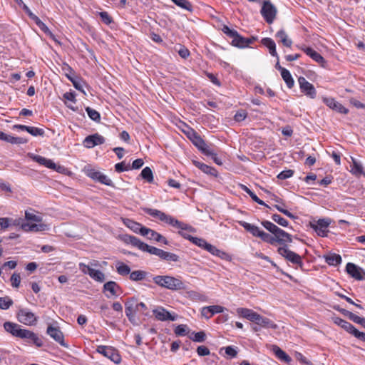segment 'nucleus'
<instances>
[{"mask_svg":"<svg viewBox=\"0 0 365 365\" xmlns=\"http://www.w3.org/2000/svg\"><path fill=\"white\" fill-rule=\"evenodd\" d=\"M237 314L252 323L259 325L263 329H277L278 325L269 318L264 317L252 309L240 307L236 309Z\"/></svg>","mask_w":365,"mask_h":365,"instance_id":"1","label":"nucleus"},{"mask_svg":"<svg viewBox=\"0 0 365 365\" xmlns=\"http://www.w3.org/2000/svg\"><path fill=\"white\" fill-rule=\"evenodd\" d=\"M4 329L16 337L26 339L32 341L38 347L43 345L42 340L33 331L26 329H21L18 324L6 322L4 324Z\"/></svg>","mask_w":365,"mask_h":365,"instance_id":"2","label":"nucleus"},{"mask_svg":"<svg viewBox=\"0 0 365 365\" xmlns=\"http://www.w3.org/2000/svg\"><path fill=\"white\" fill-rule=\"evenodd\" d=\"M157 285L172 291L184 290L186 289L185 282L180 277H175L170 275H157L153 278Z\"/></svg>","mask_w":365,"mask_h":365,"instance_id":"3","label":"nucleus"},{"mask_svg":"<svg viewBox=\"0 0 365 365\" xmlns=\"http://www.w3.org/2000/svg\"><path fill=\"white\" fill-rule=\"evenodd\" d=\"M145 212L149 215L155 218H158L160 221L164 222L175 228L190 229L192 230L189 225L179 221L178 220L174 218L173 216L167 215L160 210L152 208H146L145 209Z\"/></svg>","mask_w":365,"mask_h":365,"instance_id":"4","label":"nucleus"},{"mask_svg":"<svg viewBox=\"0 0 365 365\" xmlns=\"http://www.w3.org/2000/svg\"><path fill=\"white\" fill-rule=\"evenodd\" d=\"M147 307L143 302H138L135 297L128 298L125 302V312L128 320L133 323L135 319V314L138 312L143 313Z\"/></svg>","mask_w":365,"mask_h":365,"instance_id":"5","label":"nucleus"},{"mask_svg":"<svg viewBox=\"0 0 365 365\" xmlns=\"http://www.w3.org/2000/svg\"><path fill=\"white\" fill-rule=\"evenodd\" d=\"M183 132L200 151L205 150L208 152L206 150V146L207 145V144L194 129L189 126H186V128L183 130Z\"/></svg>","mask_w":365,"mask_h":365,"instance_id":"6","label":"nucleus"},{"mask_svg":"<svg viewBox=\"0 0 365 365\" xmlns=\"http://www.w3.org/2000/svg\"><path fill=\"white\" fill-rule=\"evenodd\" d=\"M277 252L287 261L302 267L303 262L301 256L289 250L287 245L279 247Z\"/></svg>","mask_w":365,"mask_h":365,"instance_id":"7","label":"nucleus"},{"mask_svg":"<svg viewBox=\"0 0 365 365\" xmlns=\"http://www.w3.org/2000/svg\"><path fill=\"white\" fill-rule=\"evenodd\" d=\"M16 317L20 323L28 326H32L37 322V317L28 309H20L16 314Z\"/></svg>","mask_w":365,"mask_h":365,"instance_id":"8","label":"nucleus"},{"mask_svg":"<svg viewBox=\"0 0 365 365\" xmlns=\"http://www.w3.org/2000/svg\"><path fill=\"white\" fill-rule=\"evenodd\" d=\"M261 14L267 23L272 24L276 17L277 9L269 0L264 1L261 9Z\"/></svg>","mask_w":365,"mask_h":365,"instance_id":"9","label":"nucleus"},{"mask_svg":"<svg viewBox=\"0 0 365 365\" xmlns=\"http://www.w3.org/2000/svg\"><path fill=\"white\" fill-rule=\"evenodd\" d=\"M121 240L128 245H131L133 247H137L140 250L143 252H148L150 246L147 245L146 243L142 242L140 239L135 236L129 235H123L121 237Z\"/></svg>","mask_w":365,"mask_h":365,"instance_id":"10","label":"nucleus"},{"mask_svg":"<svg viewBox=\"0 0 365 365\" xmlns=\"http://www.w3.org/2000/svg\"><path fill=\"white\" fill-rule=\"evenodd\" d=\"M97 351L115 364L120 363L121 360L118 351L111 346H99L97 348Z\"/></svg>","mask_w":365,"mask_h":365,"instance_id":"11","label":"nucleus"},{"mask_svg":"<svg viewBox=\"0 0 365 365\" xmlns=\"http://www.w3.org/2000/svg\"><path fill=\"white\" fill-rule=\"evenodd\" d=\"M330 224L329 219H319L310 222L311 227L313 228L318 235L324 237L328 232V227Z\"/></svg>","mask_w":365,"mask_h":365,"instance_id":"12","label":"nucleus"},{"mask_svg":"<svg viewBox=\"0 0 365 365\" xmlns=\"http://www.w3.org/2000/svg\"><path fill=\"white\" fill-rule=\"evenodd\" d=\"M148 253L156 255L160 259L169 262H178L179 260V257L177 255L172 252H165L161 249L152 246H150V248L148 250Z\"/></svg>","mask_w":365,"mask_h":365,"instance_id":"13","label":"nucleus"},{"mask_svg":"<svg viewBox=\"0 0 365 365\" xmlns=\"http://www.w3.org/2000/svg\"><path fill=\"white\" fill-rule=\"evenodd\" d=\"M299 88L301 91L311 98H315L317 96V91L314 86L310 83L304 77H299L298 78Z\"/></svg>","mask_w":365,"mask_h":365,"instance_id":"14","label":"nucleus"},{"mask_svg":"<svg viewBox=\"0 0 365 365\" xmlns=\"http://www.w3.org/2000/svg\"><path fill=\"white\" fill-rule=\"evenodd\" d=\"M46 333L61 346L68 347L67 344L64 341L63 332L59 329V328L50 325L47 328Z\"/></svg>","mask_w":365,"mask_h":365,"instance_id":"15","label":"nucleus"},{"mask_svg":"<svg viewBox=\"0 0 365 365\" xmlns=\"http://www.w3.org/2000/svg\"><path fill=\"white\" fill-rule=\"evenodd\" d=\"M22 230L26 232H42L48 230V226L46 224L41 222H23L21 225Z\"/></svg>","mask_w":365,"mask_h":365,"instance_id":"16","label":"nucleus"},{"mask_svg":"<svg viewBox=\"0 0 365 365\" xmlns=\"http://www.w3.org/2000/svg\"><path fill=\"white\" fill-rule=\"evenodd\" d=\"M346 270L347 273L355 279L364 280L365 279V273L363 270L353 263H347Z\"/></svg>","mask_w":365,"mask_h":365,"instance_id":"17","label":"nucleus"},{"mask_svg":"<svg viewBox=\"0 0 365 365\" xmlns=\"http://www.w3.org/2000/svg\"><path fill=\"white\" fill-rule=\"evenodd\" d=\"M105 143V138L98 134H93L87 136L83 140V145L88 148H92L96 145L103 144Z\"/></svg>","mask_w":365,"mask_h":365,"instance_id":"18","label":"nucleus"},{"mask_svg":"<svg viewBox=\"0 0 365 365\" xmlns=\"http://www.w3.org/2000/svg\"><path fill=\"white\" fill-rule=\"evenodd\" d=\"M257 40V37L244 38L238 32L237 36L232 38V44L238 48H245Z\"/></svg>","mask_w":365,"mask_h":365,"instance_id":"19","label":"nucleus"},{"mask_svg":"<svg viewBox=\"0 0 365 365\" xmlns=\"http://www.w3.org/2000/svg\"><path fill=\"white\" fill-rule=\"evenodd\" d=\"M323 102L331 109L340 113L347 114L349 110L343 106L340 103L335 101L333 98H324Z\"/></svg>","mask_w":365,"mask_h":365,"instance_id":"20","label":"nucleus"},{"mask_svg":"<svg viewBox=\"0 0 365 365\" xmlns=\"http://www.w3.org/2000/svg\"><path fill=\"white\" fill-rule=\"evenodd\" d=\"M85 173L93 180L98 181L99 182H110L105 175L93 168H86Z\"/></svg>","mask_w":365,"mask_h":365,"instance_id":"21","label":"nucleus"},{"mask_svg":"<svg viewBox=\"0 0 365 365\" xmlns=\"http://www.w3.org/2000/svg\"><path fill=\"white\" fill-rule=\"evenodd\" d=\"M33 159L38 163L40 165H43L46 166V168L56 170L58 172H61L62 169H63L61 166H58L50 159H47L44 157L40 156V155H34Z\"/></svg>","mask_w":365,"mask_h":365,"instance_id":"22","label":"nucleus"},{"mask_svg":"<svg viewBox=\"0 0 365 365\" xmlns=\"http://www.w3.org/2000/svg\"><path fill=\"white\" fill-rule=\"evenodd\" d=\"M123 224L130 230L135 233L140 234L143 236V230L145 229L146 227L143 226L140 223H138L133 220L128 218L123 219Z\"/></svg>","mask_w":365,"mask_h":365,"instance_id":"23","label":"nucleus"},{"mask_svg":"<svg viewBox=\"0 0 365 365\" xmlns=\"http://www.w3.org/2000/svg\"><path fill=\"white\" fill-rule=\"evenodd\" d=\"M120 290V286L114 281H109L104 284L103 292L106 293L108 292L110 294H106V296L108 298H110L111 296H116L118 294V291Z\"/></svg>","mask_w":365,"mask_h":365,"instance_id":"24","label":"nucleus"},{"mask_svg":"<svg viewBox=\"0 0 365 365\" xmlns=\"http://www.w3.org/2000/svg\"><path fill=\"white\" fill-rule=\"evenodd\" d=\"M334 322L354 336H355L358 331V330L351 323L339 317L334 318Z\"/></svg>","mask_w":365,"mask_h":365,"instance_id":"25","label":"nucleus"},{"mask_svg":"<svg viewBox=\"0 0 365 365\" xmlns=\"http://www.w3.org/2000/svg\"><path fill=\"white\" fill-rule=\"evenodd\" d=\"M153 314L155 318L160 321H174L175 318L171 314L163 307H159L153 310Z\"/></svg>","mask_w":365,"mask_h":365,"instance_id":"26","label":"nucleus"},{"mask_svg":"<svg viewBox=\"0 0 365 365\" xmlns=\"http://www.w3.org/2000/svg\"><path fill=\"white\" fill-rule=\"evenodd\" d=\"M302 50L307 56H310L314 61L320 63L322 66H324V64L326 63V61L324 60V57L320 53H319L316 51L313 50L310 47H304V48H302Z\"/></svg>","mask_w":365,"mask_h":365,"instance_id":"27","label":"nucleus"},{"mask_svg":"<svg viewBox=\"0 0 365 365\" xmlns=\"http://www.w3.org/2000/svg\"><path fill=\"white\" fill-rule=\"evenodd\" d=\"M334 309L337 310L340 313H341L343 315L347 317L352 322H354L356 324H362V322L364 319L363 317H360L356 315L355 314H354L345 309L340 308L339 306H334Z\"/></svg>","mask_w":365,"mask_h":365,"instance_id":"28","label":"nucleus"},{"mask_svg":"<svg viewBox=\"0 0 365 365\" xmlns=\"http://www.w3.org/2000/svg\"><path fill=\"white\" fill-rule=\"evenodd\" d=\"M274 236L276 237V241L282 245L286 242L291 243L292 242V235L280 228L278 229Z\"/></svg>","mask_w":365,"mask_h":365,"instance_id":"29","label":"nucleus"},{"mask_svg":"<svg viewBox=\"0 0 365 365\" xmlns=\"http://www.w3.org/2000/svg\"><path fill=\"white\" fill-rule=\"evenodd\" d=\"M0 140L10 143L11 144H24L27 142V140L23 138L14 137V136L6 134L1 131L0 133Z\"/></svg>","mask_w":365,"mask_h":365,"instance_id":"30","label":"nucleus"},{"mask_svg":"<svg viewBox=\"0 0 365 365\" xmlns=\"http://www.w3.org/2000/svg\"><path fill=\"white\" fill-rule=\"evenodd\" d=\"M239 224L243 227L247 232H250L253 236L260 237L263 230H261L257 226L250 224L245 221H240Z\"/></svg>","mask_w":365,"mask_h":365,"instance_id":"31","label":"nucleus"},{"mask_svg":"<svg viewBox=\"0 0 365 365\" xmlns=\"http://www.w3.org/2000/svg\"><path fill=\"white\" fill-rule=\"evenodd\" d=\"M272 351L274 353L275 356L281 361L286 362L287 364L290 363L292 361L291 357L287 354L282 349H281L278 346L273 345L272 347Z\"/></svg>","mask_w":365,"mask_h":365,"instance_id":"32","label":"nucleus"},{"mask_svg":"<svg viewBox=\"0 0 365 365\" xmlns=\"http://www.w3.org/2000/svg\"><path fill=\"white\" fill-rule=\"evenodd\" d=\"M262 43L266 46L269 51V53L274 57H278V54L276 51V44L275 42L270 38H263L261 41Z\"/></svg>","mask_w":365,"mask_h":365,"instance_id":"33","label":"nucleus"},{"mask_svg":"<svg viewBox=\"0 0 365 365\" xmlns=\"http://www.w3.org/2000/svg\"><path fill=\"white\" fill-rule=\"evenodd\" d=\"M276 37L279 38V41L287 47L290 48L292 45V41L288 38L287 34L284 30L281 29L276 34Z\"/></svg>","mask_w":365,"mask_h":365,"instance_id":"34","label":"nucleus"},{"mask_svg":"<svg viewBox=\"0 0 365 365\" xmlns=\"http://www.w3.org/2000/svg\"><path fill=\"white\" fill-rule=\"evenodd\" d=\"M25 217L28 222H41L42 221V217L39 215H36V212L32 210L25 212Z\"/></svg>","mask_w":365,"mask_h":365,"instance_id":"35","label":"nucleus"},{"mask_svg":"<svg viewBox=\"0 0 365 365\" xmlns=\"http://www.w3.org/2000/svg\"><path fill=\"white\" fill-rule=\"evenodd\" d=\"M326 262L332 266H336L341 262V257L337 254H331L325 257Z\"/></svg>","mask_w":365,"mask_h":365,"instance_id":"36","label":"nucleus"},{"mask_svg":"<svg viewBox=\"0 0 365 365\" xmlns=\"http://www.w3.org/2000/svg\"><path fill=\"white\" fill-rule=\"evenodd\" d=\"M88 275H89L93 280L98 282H103L105 280L104 273L98 269H91Z\"/></svg>","mask_w":365,"mask_h":365,"instance_id":"37","label":"nucleus"},{"mask_svg":"<svg viewBox=\"0 0 365 365\" xmlns=\"http://www.w3.org/2000/svg\"><path fill=\"white\" fill-rule=\"evenodd\" d=\"M116 271L121 276H126L130 273V268L122 262L115 264Z\"/></svg>","mask_w":365,"mask_h":365,"instance_id":"38","label":"nucleus"},{"mask_svg":"<svg viewBox=\"0 0 365 365\" xmlns=\"http://www.w3.org/2000/svg\"><path fill=\"white\" fill-rule=\"evenodd\" d=\"M195 165L203 173L210 175H216L217 171L213 168L200 162H195Z\"/></svg>","mask_w":365,"mask_h":365,"instance_id":"39","label":"nucleus"},{"mask_svg":"<svg viewBox=\"0 0 365 365\" xmlns=\"http://www.w3.org/2000/svg\"><path fill=\"white\" fill-rule=\"evenodd\" d=\"M281 76L284 82L286 83L287 87L289 88H292L294 86V81L293 80V78L292 77L290 72L287 69H284L282 70Z\"/></svg>","mask_w":365,"mask_h":365,"instance_id":"40","label":"nucleus"},{"mask_svg":"<svg viewBox=\"0 0 365 365\" xmlns=\"http://www.w3.org/2000/svg\"><path fill=\"white\" fill-rule=\"evenodd\" d=\"M352 160V165H350L351 167V172L357 176L361 175L364 174L363 171V167L361 165L357 162L354 158H351Z\"/></svg>","mask_w":365,"mask_h":365,"instance_id":"41","label":"nucleus"},{"mask_svg":"<svg viewBox=\"0 0 365 365\" xmlns=\"http://www.w3.org/2000/svg\"><path fill=\"white\" fill-rule=\"evenodd\" d=\"M241 189L244 191H245L251 197V198L258 203L259 205H265L264 202L261 200L253 192L251 191L250 189H249L247 186H245L244 184H239Z\"/></svg>","mask_w":365,"mask_h":365,"instance_id":"42","label":"nucleus"},{"mask_svg":"<svg viewBox=\"0 0 365 365\" xmlns=\"http://www.w3.org/2000/svg\"><path fill=\"white\" fill-rule=\"evenodd\" d=\"M147 273L142 270H135L130 273V279L133 281H140L145 278Z\"/></svg>","mask_w":365,"mask_h":365,"instance_id":"43","label":"nucleus"},{"mask_svg":"<svg viewBox=\"0 0 365 365\" xmlns=\"http://www.w3.org/2000/svg\"><path fill=\"white\" fill-rule=\"evenodd\" d=\"M206 150L208 151H201L204 155H207V156H210L211 158L212 159V160L217 165H222V162L221 160V159L217 157V154L212 150L210 149V148L209 147V145H207L206 146Z\"/></svg>","mask_w":365,"mask_h":365,"instance_id":"44","label":"nucleus"},{"mask_svg":"<svg viewBox=\"0 0 365 365\" xmlns=\"http://www.w3.org/2000/svg\"><path fill=\"white\" fill-rule=\"evenodd\" d=\"M143 236L147 237V238L150 240H154L156 242L157 238L160 233L157 232L156 231L146 227L145 229L143 230Z\"/></svg>","mask_w":365,"mask_h":365,"instance_id":"45","label":"nucleus"},{"mask_svg":"<svg viewBox=\"0 0 365 365\" xmlns=\"http://www.w3.org/2000/svg\"><path fill=\"white\" fill-rule=\"evenodd\" d=\"M140 176L148 182H152L153 181V172L149 167H145L143 169L140 173Z\"/></svg>","mask_w":365,"mask_h":365,"instance_id":"46","label":"nucleus"},{"mask_svg":"<svg viewBox=\"0 0 365 365\" xmlns=\"http://www.w3.org/2000/svg\"><path fill=\"white\" fill-rule=\"evenodd\" d=\"M189 226L191 227L192 230H190V229L178 228L180 230L178 233L182 237L190 240L192 242V237H193L191 236L189 233H195L196 232V230L191 225H189Z\"/></svg>","mask_w":365,"mask_h":365,"instance_id":"47","label":"nucleus"},{"mask_svg":"<svg viewBox=\"0 0 365 365\" xmlns=\"http://www.w3.org/2000/svg\"><path fill=\"white\" fill-rule=\"evenodd\" d=\"M66 76L73 83V85L76 89L81 91L82 93L86 94V93L83 90V82H81L80 80L73 78L68 73H66Z\"/></svg>","mask_w":365,"mask_h":365,"instance_id":"48","label":"nucleus"},{"mask_svg":"<svg viewBox=\"0 0 365 365\" xmlns=\"http://www.w3.org/2000/svg\"><path fill=\"white\" fill-rule=\"evenodd\" d=\"M190 339L195 342H204L206 339V334L203 331L196 333L193 332L192 336H190Z\"/></svg>","mask_w":365,"mask_h":365,"instance_id":"49","label":"nucleus"},{"mask_svg":"<svg viewBox=\"0 0 365 365\" xmlns=\"http://www.w3.org/2000/svg\"><path fill=\"white\" fill-rule=\"evenodd\" d=\"M13 300L9 297H0V309L6 310L8 309L12 304Z\"/></svg>","mask_w":365,"mask_h":365,"instance_id":"50","label":"nucleus"},{"mask_svg":"<svg viewBox=\"0 0 365 365\" xmlns=\"http://www.w3.org/2000/svg\"><path fill=\"white\" fill-rule=\"evenodd\" d=\"M86 110L88 113V115L89 116V118L91 119H92L93 120L96 121V122L100 121L101 115L98 111H96V110H94L90 107H87L86 108Z\"/></svg>","mask_w":365,"mask_h":365,"instance_id":"51","label":"nucleus"},{"mask_svg":"<svg viewBox=\"0 0 365 365\" xmlns=\"http://www.w3.org/2000/svg\"><path fill=\"white\" fill-rule=\"evenodd\" d=\"M272 219L273 221L277 222L278 225L282 226V227H287L289 225L288 221L283 218L282 216H280L278 214H274L272 216Z\"/></svg>","mask_w":365,"mask_h":365,"instance_id":"52","label":"nucleus"},{"mask_svg":"<svg viewBox=\"0 0 365 365\" xmlns=\"http://www.w3.org/2000/svg\"><path fill=\"white\" fill-rule=\"evenodd\" d=\"M177 6L187 11H192V5L187 0H172Z\"/></svg>","mask_w":365,"mask_h":365,"instance_id":"53","label":"nucleus"},{"mask_svg":"<svg viewBox=\"0 0 365 365\" xmlns=\"http://www.w3.org/2000/svg\"><path fill=\"white\" fill-rule=\"evenodd\" d=\"M262 225L265 229H267L268 231H269L274 235L277 232L279 229V227L277 225H275L274 223L269 221H263L262 222Z\"/></svg>","mask_w":365,"mask_h":365,"instance_id":"54","label":"nucleus"},{"mask_svg":"<svg viewBox=\"0 0 365 365\" xmlns=\"http://www.w3.org/2000/svg\"><path fill=\"white\" fill-rule=\"evenodd\" d=\"M263 241L266 242H268L271 245H274L275 242H277L276 241V237H273L272 235H270L268 233H266L265 232L262 231V232L261 233V235L259 237Z\"/></svg>","mask_w":365,"mask_h":365,"instance_id":"55","label":"nucleus"},{"mask_svg":"<svg viewBox=\"0 0 365 365\" xmlns=\"http://www.w3.org/2000/svg\"><path fill=\"white\" fill-rule=\"evenodd\" d=\"M101 21L106 25H109L112 23L113 19L112 17L108 14L106 11H101L98 13Z\"/></svg>","mask_w":365,"mask_h":365,"instance_id":"56","label":"nucleus"},{"mask_svg":"<svg viewBox=\"0 0 365 365\" xmlns=\"http://www.w3.org/2000/svg\"><path fill=\"white\" fill-rule=\"evenodd\" d=\"M27 132L33 136H42L44 135V130L36 127L29 126V130Z\"/></svg>","mask_w":365,"mask_h":365,"instance_id":"57","label":"nucleus"},{"mask_svg":"<svg viewBox=\"0 0 365 365\" xmlns=\"http://www.w3.org/2000/svg\"><path fill=\"white\" fill-rule=\"evenodd\" d=\"M192 243H193L194 245H195L197 247L202 248L204 250H205L207 244L208 243L205 240H204L202 238L196 237H192Z\"/></svg>","mask_w":365,"mask_h":365,"instance_id":"58","label":"nucleus"},{"mask_svg":"<svg viewBox=\"0 0 365 365\" xmlns=\"http://www.w3.org/2000/svg\"><path fill=\"white\" fill-rule=\"evenodd\" d=\"M187 327L185 324H180L176 327L175 334L178 336H185L187 334Z\"/></svg>","mask_w":365,"mask_h":365,"instance_id":"59","label":"nucleus"},{"mask_svg":"<svg viewBox=\"0 0 365 365\" xmlns=\"http://www.w3.org/2000/svg\"><path fill=\"white\" fill-rule=\"evenodd\" d=\"M11 285L14 287H19L21 282V277L20 274L18 273H14L12 276L11 277Z\"/></svg>","mask_w":365,"mask_h":365,"instance_id":"60","label":"nucleus"},{"mask_svg":"<svg viewBox=\"0 0 365 365\" xmlns=\"http://www.w3.org/2000/svg\"><path fill=\"white\" fill-rule=\"evenodd\" d=\"M294 174V171L292 170H287L281 172L277 175V178L279 180H285L292 177Z\"/></svg>","mask_w":365,"mask_h":365,"instance_id":"61","label":"nucleus"},{"mask_svg":"<svg viewBox=\"0 0 365 365\" xmlns=\"http://www.w3.org/2000/svg\"><path fill=\"white\" fill-rule=\"evenodd\" d=\"M222 31L224 34H225L227 36H228L230 38H234L235 36H237V31L236 30H234V29H230L227 26L225 25L222 29Z\"/></svg>","mask_w":365,"mask_h":365,"instance_id":"62","label":"nucleus"},{"mask_svg":"<svg viewBox=\"0 0 365 365\" xmlns=\"http://www.w3.org/2000/svg\"><path fill=\"white\" fill-rule=\"evenodd\" d=\"M11 219L8 217L0 218V230L8 228L11 225Z\"/></svg>","mask_w":365,"mask_h":365,"instance_id":"63","label":"nucleus"},{"mask_svg":"<svg viewBox=\"0 0 365 365\" xmlns=\"http://www.w3.org/2000/svg\"><path fill=\"white\" fill-rule=\"evenodd\" d=\"M247 115V113L245 110H240L236 113V114L234 116V119L237 122H240L244 120Z\"/></svg>","mask_w":365,"mask_h":365,"instance_id":"64","label":"nucleus"}]
</instances>
